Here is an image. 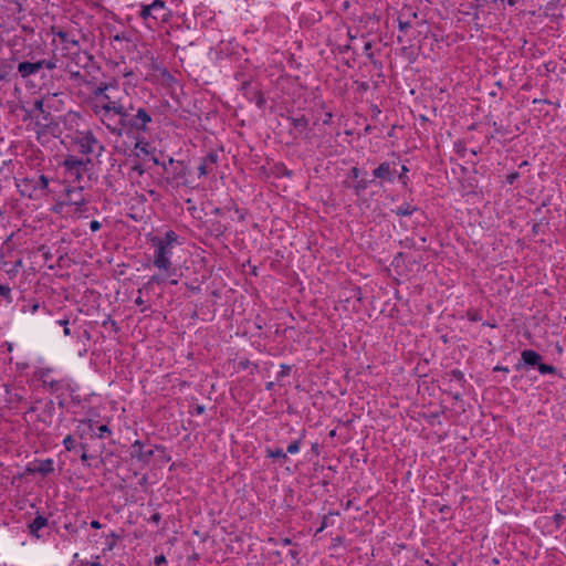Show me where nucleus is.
Masks as SVG:
<instances>
[{
	"label": "nucleus",
	"mask_w": 566,
	"mask_h": 566,
	"mask_svg": "<svg viewBox=\"0 0 566 566\" xmlns=\"http://www.w3.org/2000/svg\"><path fill=\"white\" fill-rule=\"evenodd\" d=\"M109 432H111L109 428L106 424H102L98 427L97 437L102 438L104 436V433H109Z\"/></svg>",
	"instance_id": "33"
},
{
	"label": "nucleus",
	"mask_w": 566,
	"mask_h": 566,
	"mask_svg": "<svg viewBox=\"0 0 566 566\" xmlns=\"http://www.w3.org/2000/svg\"><path fill=\"white\" fill-rule=\"evenodd\" d=\"M41 69L40 60L35 62H20L18 64V73L22 78H28L31 75L36 74Z\"/></svg>",
	"instance_id": "8"
},
{
	"label": "nucleus",
	"mask_w": 566,
	"mask_h": 566,
	"mask_svg": "<svg viewBox=\"0 0 566 566\" xmlns=\"http://www.w3.org/2000/svg\"><path fill=\"white\" fill-rule=\"evenodd\" d=\"M395 172V169H391L389 163H382L376 169H374L373 175L375 178L392 181Z\"/></svg>",
	"instance_id": "11"
},
{
	"label": "nucleus",
	"mask_w": 566,
	"mask_h": 566,
	"mask_svg": "<svg viewBox=\"0 0 566 566\" xmlns=\"http://www.w3.org/2000/svg\"><path fill=\"white\" fill-rule=\"evenodd\" d=\"M154 163H155L156 165H158V164H159L158 159H156V158H154Z\"/></svg>",
	"instance_id": "61"
},
{
	"label": "nucleus",
	"mask_w": 566,
	"mask_h": 566,
	"mask_svg": "<svg viewBox=\"0 0 566 566\" xmlns=\"http://www.w3.org/2000/svg\"><path fill=\"white\" fill-rule=\"evenodd\" d=\"M352 174H353V176H354L355 178H357V177H358V174H359V169H358V168H356V167H354V168L352 169Z\"/></svg>",
	"instance_id": "51"
},
{
	"label": "nucleus",
	"mask_w": 566,
	"mask_h": 566,
	"mask_svg": "<svg viewBox=\"0 0 566 566\" xmlns=\"http://www.w3.org/2000/svg\"><path fill=\"white\" fill-rule=\"evenodd\" d=\"M495 371H504V373H509V368L507 367H502V366H496L494 368Z\"/></svg>",
	"instance_id": "49"
},
{
	"label": "nucleus",
	"mask_w": 566,
	"mask_h": 566,
	"mask_svg": "<svg viewBox=\"0 0 566 566\" xmlns=\"http://www.w3.org/2000/svg\"><path fill=\"white\" fill-rule=\"evenodd\" d=\"M416 210H417L416 207L407 203L401 207H398L396 210H394V212L397 216H411Z\"/></svg>",
	"instance_id": "19"
},
{
	"label": "nucleus",
	"mask_w": 566,
	"mask_h": 566,
	"mask_svg": "<svg viewBox=\"0 0 566 566\" xmlns=\"http://www.w3.org/2000/svg\"><path fill=\"white\" fill-rule=\"evenodd\" d=\"M290 373H291V366L283 364V365H281V370L277 376H279V378H283V377L289 376Z\"/></svg>",
	"instance_id": "29"
},
{
	"label": "nucleus",
	"mask_w": 566,
	"mask_h": 566,
	"mask_svg": "<svg viewBox=\"0 0 566 566\" xmlns=\"http://www.w3.org/2000/svg\"><path fill=\"white\" fill-rule=\"evenodd\" d=\"M111 536H112L111 541H115V539L118 538V536L115 533H112ZM114 545H115V542L111 543L109 544V549H112L114 547Z\"/></svg>",
	"instance_id": "45"
},
{
	"label": "nucleus",
	"mask_w": 566,
	"mask_h": 566,
	"mask_svg": "<svg viewBox=\"0 0 566 566\" xmlns=\"http://www.w3.org/2000/svg\"><path fill=\"white\" fill-rule=\"evenodd\" d=\"M76 144L80 148V153L84 155L93 154L96 149L99 151L104 150V146L97 140L91 130L80 133L76 137Z\"/></svg>",
	"instance_id": "3"
},
{
	"label": "nucleus",
	"mask_w": 566,
	"mask_h": 566,
	"mask_svg": "<svg viewBox=\"0 0 566 566\" xmlns=\"http://www.w3.org/2000/svg\"><path fill=\"white\" fill-rule=\"evenodd\" d=\"M133 169H134L135 171H137L139 175H143V174H144V169H143V167H142L140 165H135V166L133 167Z\"/></svg>",
	"instance_id": "43"
},
{
	"label": "nucleus",
	"mask_w": 566,
	"mask_h": 566,
	"mask_svg": "<svg viewBox=\"0 0 566 566\" xmlns=\"http://www.w3.org/2000/svg\"><path fill=\"white\" fill-rule=\"evenodd\" d=\"M411 28V23L409 21H399V31L407 32Z\"/></svg>",
	"instance_id": "31"
},
{
	"label": "nucleus",
	"mask_w": 566,
	"mask_h": 566,
	"mask_svg": "<svg viewBox=\"0 0 566 566\" xmlns=\"http://www.w3.org/2000/svg\"><path fill=\"white\" fill-rule=\"evenodd\" d=\"M0 296L6 298L8 302H12L11 289L8 285L0 284Z\"/></svg>",
	"instance_id": "24"
},
{
	"label": "nucleus",
	"mask_w": 566,
	"mask_h": 566,
	"mask_svg": "<svg viewBox=\"0 0 566 566\" xmlns=\"http://www.w3.org/2000/svg\"><path fill=\"white\" fill-rule=\"evenodd\" d=\"M73 205L81 207L84 205V199H81L80 201H74Z\"/></svg>",
	"instance_id": "53"
},
{
	"label": "nucleus",
	"mask_w": 566,
	"mask_h": 566,
	"mask_svg": "<svg viewBox=\"0 0 566 566\" xmlns=\"http://www.w3.org/2000/svg\"><path fill=\"white\" fill-rule=\"evenodd\" d=\"M166 562H167V560H166L165 555H158V556H156V557H155V559H154V564H155L156 566H160V565H163V564H166Z\"/></svg>",
	"instance_id": "35"
},
{
	"label": "nucleus",
	"mask_w": 566,
	"mask_h": 566,
	"mask_svg": "<svg viewBox=\"0 0 566 566\" xmlns=\"http://www.w3.org/2000/svg\"><path fill=\"white\" fill-rule=\"evenodd\" d=\"M111 536H112L111 541H115V539L118 538V536L115 533H112ZM114 545H115V542L111 543L109 544V549H112L114 547Z\"/></svg>",
	"instance_id": "46"
},
{
	"label": "nucleus",
	"mask_w": 566,
	"mask_h": 566,
	"mask_svg": "<svg viewBox=\"0 0 566 566\" xmlns=\"http://www.w3.org/2000/svg\"><path fill=\"white\" fill-rule=\"evenodd\" d=\"M92 95L96 98L92 111L112 135L122 137L133 132H148V124L153 122L151 115L143 107L132 114L135 111L132 98L117 80L101 82L92 91Z\"/></svg>",
	"instance_id": "1"
},
{
	"label": "nucleus",
	"mask_w": 566,
	"mask_h": 566,
	"mask_svg": "<svg viewBox=\"0 0 566 566\" xmlns=\"http://www.w3.org/2000/svg\"><path fill=\"white\" fill-rule=\"evenodd\" d=\"M144 303H145V302H144V300H143L140 296H138V297L135 300V304H136V305H138V306L144 305Z\"/></svg>",
	"instance_id": "50"
},
{
	"label": "nucleus",
	"mask_w": 566,
	"mask_h": 566,
	"mask_svg": "<svg viewBox=\"0 0 566 566\" xmlns=\"http://www.w3.org/2000/svg\"><path fill=\"white\" fill-rule=\"evenodd\" d=\"M53 464H54V462L52 459H46V460L40 461L36 467H34L32 469L30 468L29 471L38 472V473H41L42 475H46L54 471Z\"/></svg>",
	"instance_id": "14"
},
{
	"label": "nucleus",
	"mask_w": 566,
	"mask_h": 566,
	"mask_svg": "<svg viewBox=\"0 0 566 566\" xmlns=\"http://www.w3.org/2000/svg\"><path fill=\"white\" fill-rule=\"evenodd\" d=\"M52 32L61 40V42L64 44V50L67 52L80 46L78 39H76L75 35H73L71 32L64 31L62 29L56 30L55 28L52 29Z\"/></svg>",
	"instance_id": "6"
},
{
	"label": "nucleus",
	"mask_w": 566,
	"mask_h": 566,
	"mask_svg": "<svg viewBox=\"0 0 566 566\" xmlns=\"http://www.w3.org/2000/svg\"><path fill=\"white\" fill-rule=\"evenodd\" d=\"M48 525V518L44 517L43 515H40L38 514L34 520L29 524V531H30V534L31 535H34L36 536L38 538L40 537V535L38 534V532L45 527Z\"/></svg>",
	"instance_id": "12"
},
{
	"label": "nucleus",
	"mask_w": 566,
	"mask_h": 566,
	"mask_svg": "<svg viewBox=\"0 0 566 566\" xmlns=\"http://www.w3.org/2000/svg\"><path fill=\"white\" fill-rule=\"evenodd\" d=\"M521 356L524 364L530 366H538L542 360V356L532 349L523 350Z\"/></svg>",
	"instance_id": "13"
},
{
	"label": "nucleus",
	"mask_w": 566,
	"mask_h": 566,
	"mask_svg": "<svg viewBox=\"0 0 566 566\" xmlns=\"http://www.w3.org/2000/svg\"><path fill=\"white\" fill-rule=\"evenodd\" d=\"M451 376H452L454 379L459 380V381H462V380H463V378H464L463 373H462L461 370H459V369H453V370L451 371Z\"/></svg>",
	"instance_id": "32"
},
{
	"label": "nucleus",
	"mask_w": 566,
	"mask_h": 566,
	"mask_svg": "<svg viewBox=\"0 0 566 566\" xmlns=\"http://www.w3.org/2000/svg\"><path fill=\"white\" fill-rule=\"evenodd\" d=\"M82 449H83V453H82V455H81V460H82L83 462H86V461L88 460V455H87V453H86V446H85V444H82Z\"/></svg>",
	"instance_id": "39"
},
{
	"label": "nucleus",
	"mask_w": 566,
	"mask_h": 566,
	"mask_svg": "<svg viewBox=\"0 0 566 566\" xmlns=\"http://www.w3.org/2000/svg\"><path fill=\"white\" fill-rule=\"evenodd\" d=\"M291 543H292V542H291V539H290V538H284V539H283V544H284V545H290Z\"/></svg>",
	"instance_id": "56"
},
{
	"label": "nucleus",
	"mask_w": 566,
	"mask_h": 566,
	"mask_svg": "<svg viewBox=\"0 0 566 566\" xmlns=\"http://www.w3.org/2000/svg\"><path fill=\"white\" fill-rule=\"evenodd\" d=\"M80 69L81 67H75V65L72 63H66V65H65V71H66V73L70 74V77L72 80L85 82L84 76L80 72Z\"/></svg>",
	"instance_id": "15"
},
{
	"label": "nucleus",
	"mask_w": 566,
	"mask_h": 566,
	"mask_svg": "<svg viewBox=\"0 0 566 566\" xmlns=\"http://www.w3.org/2000/svg\"><path fill=\"white\" fill-rule=\"evenodd\" d=\"M63 444L67 451H71L75 447V439L69 434L64 438Z\"/></svg>",
	"instance_id": "27"
},
{
	"label": "nucleus",
	"mask_w": 566,
	"mask_h": 566,
	"mask_svg": "<svg viewBox=\"0 0 566 566\" xmlns=\"http://www.w3.org/2000/svg\"><path fill=\"white\" fill-rule=\"evenodd\" d=\"M290 119L292 122L293 127L301 133L304 132L308 126V119L305 116Z\"/></svg>",
	"instance_id": "17"
},
{
	"label": "nucleus",
	"mask_w": 566,
	"mask_h": 566,
	"mask_svg": "<svg viewBox=\"0 0 566 566\" xmlns=\"http://www.w3.org/2000/svg\"><path fill=\"white\" fill-rule=\"evenodd\" d=\"M517 177V174H512L509 179H510V182H513V180Z\"/></svg>",
	"instance_id": "54"
},
{
	"label": "nucleus",
	"mask_w": 566,
	"mask_h": 566,
	"mask_svg": "<svg viewBox=\"0 0 566 566\" xmlns=\"http://www.w3.org/2000/svg\"><path fill=\"white\" fill-rule=\"evenodd\" d=\"M266 457L268 458H273V459H286V453L281 449V448H277V449H266Z\"/></svg>",
	"instance_id": "20"
},
{
	"label": "nucleus",
	"mask_w": 566,
	"mask_h": 566,
	"mask_svg": "<svg viewBox=\"0 0 566 566\" xmlns=\"http://www.w3.org/2000/svg\"><path fill=\"white\" fill-rule=\"evenodd\" d=\"M151 282H159L158 276L154 275V276L150 279V282H149V283H151Z\"/></svg>",
	"instance_id": "55"
},
{
	"label": "nucleus",
	"mask_w": 566,
	"mask_h": 566,
	"mask_svg": "<svg viewBox=\"0 0 566 566\" xmlns=\"http://www.w3.org/2000/svg\"><path fill=\"white\" fill-rule=\"evenodd\" d=\"M101 227H102V224H101V222H99V221H97V220H93V221H91V223H90V229H91L93 232L98 231V230L101 229Z\"/></svg>",
	"instance_id": "34"
},
{
	"label": "nucleus",
	"mask_w": 566,
	"mask_h": 566,
	"mask_svg": "<svg viewBox=\"0 0 566 566\" xmlns=\"http://www.w3.org/2000/svg\"><path fill=\"white\" fill-rule=\"evenodd\" d=\"M150 521L154 522V523H159L160 514L159 513L153 514L151 517H150Z\"/></svg>",
	"instance_id": "41"
},
{
	"label": "nucleus",
	"mask_w": 566,
	"mask_h": 566,
	"mask_svg": "<svg viewBox=\"0 0 566 566\" xmlns=\"http://www.w3.org/2000/svg\"><path fill=\"white\" fill-rule=\"evenodd\" d=\"M43 107H44V102H43V99H36V101L34 102V108H35L36 111H39V112H41V113H44V108H43Z\"/></svg>",
	"instance_id": "36"
},
{
	"label": "nucleus",
	"mask_w": 566,
	"mask_h": 566,
	"mask_svg": "<svg viewBox=\"0 0 566 566\" xmlns=\"http://www.w3.org/2000/svg\"><path fill=\"white\" fill-rule=\"evenodd\" d=\"M49 187V178L44 175L39 176L34 189L46 190Z\"/></svg>",
	"instance_id": "21"
},
{
	"label": "nucleus",
	"mask_w": 566,
	"mask_h": 566,
	"mask_svg": "<svg viewBox=\"0 0 566 566\" xmlns=\"http://www.w3.org/2000/svg\"><path fill=\"white\" fill-rule=\"evenodd\" d=\"M327 526V516H324L321 527L317 532H322Z\"/></svg>",
	"instance_id": "42"
},
{
	"label": "nucleus",
	"mask_w": 566,
	"mask_h": 566,
	"mask_svg": "<svg viewBox=\"0 0 566 566\" xmlns=\"http://www.w3.org/2000/svg\"><path fill=\"white\" fill-rule=\"evenodd\" d=\"M220 212H221V209H220V208H216V209L213 210V213H216V214H220Z\"/></svg>",
	"instance_id": "58"
},
{
	"label": "nucleus",
	"mask_w": 566,
	"mask_h": 566,
	"mask_svg": "<svg viewBox=\"0 0 566 566\" xmlns=\"http://www.w3.org/2000/svg\"><path fill=\"white\" fill-rule=\"evenodd\" d=\"M488 326L495 327V324L489 323Z\"/></svg>",
	"instance_id": "60"
},
{
	"label": "nucleus",
	"mask_w": 566,
	"mask_h": 566,
	"mask_svg": "<svg viewBox=\"0 0 566 566\" xmlns=\"http://www.w3.org/2000/svg\"><path fill=\"white\" fill-rule=\"evenodd\" d=\"M91 526L95 530H98L102 527L101 523L98 521H92Z\"/></svg>",
	"instance_id": "44"
},
{
	"label": "nucleus",
	"mask_w": 566,
	"mask_h": 566,
	"mask_svg": "<svg viewBox=\"0 0 566 566\" xmlns=\"http://www.w3.org/2000/svg\"><path fill=\"white\" fill-rule=\"evenodd\" d=\"M408 171V168L406 166L401 167V174L399 175V179L402 180L403 184H406L405 175Z\"/></svg>",
	"instance_id": "40"
},
{
	"label": "nucleus",
	"mask_w": 566,
	"mask_h": 566,
	"mask_svg": "<svg viewBox=\"0 0 566 566\" xmlns=\"http://www.w3.org/2000/svg\"><path fill=\"white\" fill-rule=\"evenodd\" d=\"M91 566H102V564L99 562H92Z\"/></svg>",
	"instance_id": "57"
},
{
	"label": "nucleus",
	"mask_w": 566,
	"mask_h": 566,
	"mask_svg": "<svg viewBox=\"0 0 566 566\" xmlns=\"http://www.w3.org/2000/svg\"><path fill=\"white\" fill-rule=\"evenodd\" d=\"M366 187H367L366 182L361 180L357 184L356 189H358V190L366 189Z\"/></svg>",
	"instance_id": "48"
},
{
	"label": "nucleus",
	"mask_w": 566,
	"mask_h": 566,
	"mask_svg": "<svg viewBox=\"0 0 566 566\" xmlns=\"http://www.w3.org/2000/svg\"><path fill=\"white\" fill-rule=\"evenodd\" d=\"M56 57L53 56L50 60H40L41 69H48L50 71L54 70L56 67Z\"/></svg>",
	"instance_id": "22"
},
{
	"label": "nucleus",
	"mask_w": 566,
	"mask_h": 566,
	"mask_svg": "<svg viewBox=\"0 0 566 566\" xmlns=\"http://www.w3.org/2000/svg\"><path fill=\"white\" fill-rule=\"evenodd\" d=\"M24 304L21 307L23 313H35L40 307V302L35 298L23 300Z\"/></svg>",
	"instance_id": "16"
},
{
	"label": "nucleus",
	"mask_w": 566,
	"mask_h": 566,
	"mask_svg": "<svg viewBox=\"0 0 566 566\" xmlns=\"http://www.w3.org/2000/svg\"><path fill=\"white\" fill-rule=\"evenodd\" d=\"M195 410L198 415H201L205 412V406L198 405Z\"/></svg>",
	"instance_id": "47"
},
{
	"label": "nucleus",
	"mask_w": 566,
	"mask_h": 566,
	"mask_svg": "<svg viewBox=\"0 0 566 566\" xmlns=\"http://www.w3.org/2000/svg\"><path fill=\"white\" fill-rule=\"evenodd\" d=\"M140 17L146 21L151 19V10L149 9V4L143 6L142 11H140Z\"/></svg>",
	"instance_id": "28"
},
{
	"label": "nucleus",
	"mask_w": 566,
	"mask_h": 566,
	"mask_svg": "<svg viewBox=\"0 0 566 566\" xmlns=\"http://www.w3.org/2000/svg\"><path fill=\"white\" fill-rule=\"evenodd\" d=\"M151 242L155 247L154 265L159 270L169 271L171 268L170 255L172 248L164 245L163 242L158 240V237L153 238Z\"/></svg>",
	"instance_id": "2"
},
{
	"label": "nucleus",
	"mask_w": 566,
	"mask_h": 566,
	"mask_svg": "<svg viewBox=\"0 0 566 566\" xmlns=\"http://www.w3.org/2000/svg\"><path fill=\"white\" fill-rule=\"evenodd\" d=\"M218 163V154L210 151L202 159L198 167L200 176H207L213 171Z\"/></svg>",
	"instance_id": "7"
},
{
	"label": "nucleus",
	"mask_w": 566,
	"mask_h": 566,
	"mask_svg": "<svg viewBox=\"0 0 566 566\" xmlns=\"http://www.w3.org/2000/svg\"><path fill=\"white\" fill-rule=\"evenodd\" d=\"M178 235L174 231H167L164 238H158L159 241L163 242L164 245L171 247L175 242H177Z\"/></svg>",
	"instance_id": "18"
},
{
	"label": "nucleus",
	"mask_w": 566,
	"mask_h": 566,
	"mask_svg": "<svg viewBox=\"0 0 566 566\" xmlns=\"http://www.w3.org/2000/svg\"><path fill=\"white\" fill-rule=\"evenodd\" d=\"M147 146V144H142L140 142H137L135 147L137 149H140L142 153L148 154Z\"/></svg>",
	"instance_id": "37"
},
{
	"label": "nucleus",
	"mask_w": 566,
	"mask_h": 566,
	"mask_svg": "<svg viewBox=\"0 0 566 566\" xmlns=\"http://www.w3.org/2000/svg\"><path fill=\"white\" fill-rule=\"evenodd\" d=\"M273 387H274V382H272V381H269V382L265 385V389H266V390H272V389H273Z\"/></svg>",
	"instance_id": "52"
},
{
	"label": "nucleus",
	"mask_w": 566,
	"mask_h": 566,
	"mask_svg": "<svg viewBox=\"0 0 566 566\" xmlns=\"http://www.w3.org/2000/svg\"><path fill=\"white\" fill-rule=\"evenodd\" d=\"M538 227H539V224H535V226L533 227L534 232H537V228H538Z\"/></svg>",
	"instance_id": "59"
},
{
	"label": "nucleus",
	"mask_w": 566,
	"mask_h": 566,
	"mask_svg": "<svg viewBox=\"0 0 566 566\" xmlns=\"http://www.w3.org/2000/svg\"><path fill=\"white\" fill-rule=\"evenodd\" d=\"M300 447H301V439H297L289 444L287 452L291 454H295L300 451Z\"/></svg>",
	"instance_id": "26"
},
{
	"label": "nucleus",
	"mask_w": 566,
	"mask_h": 566,
	"mask_svg": "<svg viewBox=\"0 0 566 566\" xmlns=\"http://www.w3.org/2000/svg\"><path fill=\"white\" fill-rule=\"evenodd\" d=\"M212 231L217 235H221V234H223L227 231V227L224 224H222L221 222H213L212 223Z\"/></svg>",
	"instance_id": "25"
},
{
	"label": "nucleus",
	"mask_w": 566,
	"mask_h": 566,
	"mask_svg": "<svg viewBox=\"0 0 566 566\" xmlns=\"http://www.w3.org/2000/svg\"><path fill=\"white\" fill-rule=\"evenodd\" d=\"M537 368H538V371L543 375L544 374H556V368L552 365L539 363Z\"/></svg>",
	"instance_id": "23"
},
{
	"label": "nucleus",
	"mask_w": 566,
	"mask_h": 566,
	"mask_svg": "<svg viewBox=\"0 0 566 566\" xmlns=\"http://www.w3.org/2000/svg\"><path fill=\"white\" fill-rule=\"evenodd\" d=\"M57 324L63 326V328H64L63 332H64L65 336L71 335V331H70V328L67 326L69 325V319H60V321H57Z\"/></svg>",
	"instance_id": "30"
},
{
	"label": "nucleus",
	"mask_w": 566,
	"mask_h": 566,
	"mask_svg": "<svg viewBox=\"0 0 566 566\" xmlns=\"http://www.w3.org/2000/svg\"><path fill=\"white\" fill-rule=\"evenodd\" d=\"M9 72L6 69H0V81H8Z\"/></svg>",
	"instance_id": "38"
},
{
	"label": "nucleus",
	"mask_w": 566,
	"mask_h": 566,
	"mask_svg": "<svg viewBox=\"0 0 566 566\" xmlns=\"http://www.w3.org/2000/svg\"><path fill=\"white\" fill-rule=\"evenodd\" d=\"M67 63H72L75 67L90 69L94 67V56L87 51L81 50L80 46L65 53Z\"/></svg>",
	"instance_id": "5"
},
{
	"label": "nucleus",
	"mask_w": 566,
	"mask_h": 566,
	"mask_svg": "<svg viewBox=\"0 0 566 566\" xmlns=\"http://www.w3.org/2000/svg\"><path fill=\"white\" fill-rule=\"evenodd\" d=\"M132 447V457L136 458L138 461L147 463L149 459L154 455V451L151 449L144 450V446L139 440H136Z\"/></svg>",
	"instance_id": "10"
},
{
	"label": "nucleus",
	"mask_w": 566,
	"mask_h": 566,
	"mask_svg": "<svg viewBox=\"0 0 566 566\" xmlns=\"http://www.w3.org/2000/svg\"><path fill=\"white\" fill-rule=\"evenodd\" d=\"M90 163L91 159L84 161L83 159L70 155L64 159L63 166L66 174L73 179V181H80L86 170V164Z\"/></svg>",
	"instance_id": "4"
},
{
	"label": "nucleus",
	"mask_w": 566,
	"mask_h": 566,
	"mask_svg": "<svg viewBox=\"0 0 566 566\" xmlns=\"http://www.w3.org/2000/svg\"><path fill=\"white\" fill-rule=\"evenodd\" d=\"M149 9L151 10V19L155 20V22L166 21L168 10L164 1L155 0L151 4H149Z\"/></svg>",
	"instance_id": "9"
}]
</instances>
